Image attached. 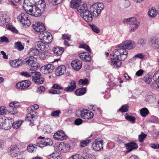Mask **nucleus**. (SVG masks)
I'll use <instances>...</instances> for the list:
<instances>
[{
  "mask_svg": "<svg viewBox=\"0 0 159 159\" xmlns=\"http://www.w3.org/2000/svg\"><path fill=\"white\" fill-rule=\"evenodd\" d=\"M80 16L86 22H91L93 20L92 14L89 10L86 3H83L78 8Z\"/></svg>",
  "mask_w": 159,
  "mask_h": 159,
  "instance_id": "f257e3e1",
  "label": "nucleus"
},
{
  "mask_svg": "<svg viewBox=\"0 0 159 159\" xmlns=\"http://www.w3.org/2000/svg\"><path fill=\"white\" fill-rule=\"evenodd\" d=\"M117 47L118 48L116 49L114 51V53L113 57L115 56L118 57L121 61H124L127 57L128 52L125 49L121 48L120 45H118Z\"/></svg>",
  "mask_w": 159,
  "mask_h": 159,
  "instance_id": "f03ea898",
  "label": "nucleus"
},
{
  "mask_svg": "<svg viewBox=\"0 0 159 159\" xmlns=\"http://www.w3.org/2000/svg\"><path fill=\"white\" fill-rule=\"evenodd\" d=\"M76 114L78 117L80 116L82 118L87 120L92 118L94 116L93 113L89 110L86 109L77 110L76 111Z\"/></svg>",
  "mask_w": 159,
  "mask_h": 159,
  "instance_id": "7ed1b4c3",
  "label": "nucleus"
},
{
  "mask_svg": "<svg viewBox=\"0 0 159 159\" xmlns=\"http://www.w3.org/2000/svg\"><path fill=\"white\" fill-rule=\"evenodd\" d=\"M124 23L127 22L131 25L130 31H133L137 29L139 25V22L136 21L134 17H131L124 19Z\"/></svg>",
  "mask_w": 159,
  "mask_h": 159,
  "instance_id": "20e7f679",
  "label": "nucleus"
},
{
  "mask_svg": "<svg viewBox=\"0 0 159 159\" xmlns=\"http://www.w3.org/2000/svg\"><path fill=\"white\" fill-rule=\"evenodd\" d=\"M38 116V114L36 112L32 111L27 114L25 120L26 121L30 122V125L32 127L34 125L33 121L37 119Z\"/></svg>",
  "mask_w": 159,
  "mask_h": 159,
  "instance_id": "39448f33",
  "label": "nucleus"
},
{
  "mask_svg": "<svg viewBox=\"0 0 159 159\" xmlns=\"http://www.w3.org/2000/svg\"><path fill=\"white\" fill-rule=\"evenodd\" d=\"M32 77V80L36 84H42L44 81V79L42 76L41 73L40 72L34 71Z\"/></svg>",
  "mask_w": 159,
  "mask_h": 159,
  "instance_id": "423d86ee",
  "label": "nucleus"
},
{
  "mask_svg": "<svg viewBox=\"0 0 159 159\" xmlns=\"http://www.w3.org/2000/svg\"><path fill=\"white\" fill-rule=\"evenodd\" d=\"M29 11L30 15L35 17L41 16L44 12L43 9H41L35 4L33 5V8L30 9Z\"/></svg>",
  "mask_w": 159,
  "mask_h": 159,
  "instance_id": "0eeeda50",
  "label": "nucleus"
},
{
  "mask_svg": "<svg viewBox=\"0 0 159 159\" xmlns=\"http://www.w3.org/2000/svg\"><path fill=\"white\" fill-rule=\"evenodd\" d=\"M55 66L53 64H48L42 66L40 68V70L43 74H47L52 72Z\"/></svg>",
  "mask_w": 159,
  "mask_h": 159,
  "instance_id": "6e6552de",
  "label": "nucleus"
},
{
  "mask_svg": "<svg viewBox=\"0 0 159 159\" xmlns=\"http://www.w3.org/2000/svg\"><path fill=\"white\" fill-rule=\"evenodd\" d=\"M31 81L25 80L17 83L16 84V87L21 90L27 89L31 84Z\"/></svg>",
  "mask_w": 159,
  "mask_h": 159,
  "instance_id": "1a4fd4ad",
  "label": "nucleus"
},
{
  "mask_svg": "<svg viewBox=\"0 0 159 159\" xmlns=\"http://www.w3.org/2000/svg\"><path fill=\"white\" fill-rule=\"evenodd\" d=\"M119 45L121 48H123L125 49H131L135 47V43L134 41L132 40H126Z\"/></svg>",
  "mask_w": 159,
  "mask_h": 159,
  "instance_id": "9d476101",
  "label": "nucleus"
},
{
  "mask_svg": "<svg viewBox=\"0 0 159 159\" xmlns=\"http://www.w3.org/2000/svg\"><path fill=\"white\" fill-rule=\"evenodd\" d=\"M109 62L113 68H115L120 67L122 64L121 60L118 57L116 58H111Z\"/></svg>",
  "mask_w": 159,
  "mask_h": 159,
  "instance_id": "9b49d317",
  "label": "nucleus"
},
{
  "mask_svg": "<svg viewBox=\"0 0 159 159\" xmlns=\"http://www.w3.org/2000/svg\"><path fill=\"white\" fill-rule=\"evenodd\" d=\"M9 149L10 154L13 157H16L20 153L19 149L16 145H11Z\"/></svg>",
  "mask_w": 159,
  "mask_h": 159,
  "instance_id": "f8f14e48",
  "label": "nucleus"
},
{
  "mask_svg": "<svg viewBox=\"0 0 159 159\" xmlns=\"http://www.w3.org/2000/svg\"><path fill=\"white\" fill-rule=\"evenodd\" d=\"M53 137L54 139L61 141L66 139L67 138V136L63 131L60 130L54 134Z\"/></svg>",
  "mask_w": 159,
  "mask_h": 159,
  "instance_id": "ddd939ff",
  "label": "nucleus"
},
{
  "mask_svg": "<svg viewBox=\"0 0 159 159\" xmlns=\"http://www.w3.org/2000/svg\"><path fill=\"white\" fill-rule=\"evenodd\" d=\"M33 28L38 32H42L45 30L44 25L41 22H37L35 24H33Z\"/></svg>",
  "mask_w": 159,
  "mask_h": 159,
  "instance_id": "4468645a",
  "label": "nucleus"
},
{
  "mask_svg": "<svg viewBox=\"0 0 159 159\" xmlns=\"http://www.w3.org/2000/svg\"><path fill=\"white\" fill-rule=\"evenodd\" d=\"M18 21L24 25H27L30 22L27 17V15L23 13H22L17 17Z\"/></svg>",
  "mask_w": 159,
  "mask_h": 159,
  "instance_id": "2eb2a0df",
  "label": "nucleus"
},
{
  "mask_svg": "<svg viewBox=\"0 0 159 159\" xmlns=\"http://www.w3.org/2000/svg\"><path fill=\"white\" fill-rule=\"evenodd\" d=\"M10 112L12 114H15L17 112L16 108L20 106V104L17 102L13 101L9 103Z\"/></svg>",
  "mask_w": 159,
  "mask_h": 159,
  "instance_id": "dca6fc26",
  "label": "nucleus"
},
{
  "mask_svg": "<svg viewBox=\"0 0 159 159\" xmlns=\"http://www.w3.org/2000/svg\"><path fill=\"white\" fill-rule=\"evenodd\" d=\"M103 140H98L96 139L92 145L93 149L96 151H99L102 150L103 148L102 146Z\"/></svg>",
  "mask_w": 159,
  "mask_h": 159,
  "instance_id": "f3484780",
  "label": "nucleus"
},
{
  "mask_svg": "<svg viewBox=\"0 0 159 159\" xmlns=\"http://www.w3.org/2000/svg\"><path fill=\"white\" fill-rule=\"evenodd\" d=\"M53 144V142L51 139L46 138L45 140H42L37 143V145L43 148L47 146H51Z\"/></svg>",
  "mask_w": 159,
  "mask_h": 159,
  "instance_id": "a211bd4d",
  "label": "nucleus"
},
{
  "mask_svg": "<svg viewBox=\"0 0 159 159\" xmlns=\"http://www.w3.org/2000/svg\"><path fill=\"white\" fill-rule=\"evenodd\" d=\"M11 125L9 121H5L2 118H0V128L8 130L11 128Z\"/></svg>",
  "mask_w": 159,
  "mask_h": 159,
  "instance_id": "6ab92c4d",
  "label": "nucleus"
},
{
  "mask_svg": "<svg viewBox=\"0 0 159 159\" xmlns=\"http://www.w3.org/2000/svg\"><path fill=\"white\" fill-rule=\"evenodd\" d=\"M82 61L78 59L73 60L71 65L73 69L75 70H79L82 67Z\"/></svg>",
  "mask_w": 159,
  "mask_h": 159,
  "instance_id": "aec40b11",
  "label": "nucleus"
},
{
  "mask_svg": "<svg viewBox=\"0 0 159 159\" xmlns=\"http://www.w3.org/2000/svg\"><path fill=\"white\" fill-rule=\"evenodd\" d=\"M79 57L83 61L89 62L91 61V59L90 55L88 52H83L79 54Z\"/></svg>",
  "mask_w": 159,
  "mask_h": 159,
  "instance_id": "412c9836",
  "label": "nucleus"
},
{
  "mask_svg": "<svg viewBox=\"0 0 159 159\" xmlns=\"http://www.w3.org/2000/svg\"><path fill=\"white\" fill-rule=\"evenodd\" d=\"M125 147L126 148L127 152H129L133 150L137 149L138 146L134 142H130L124 144Z\"/></svg>",
  "mask_w": 159,
  "mask_h": 159,
  "instance_id": "4be33fe9",
  "label": "nucleus"
},
{
  "mask_svg": "<svg viewBox=\"0 0 159 159\" xmlns=\"http://www.w3.org/2000/svg\"><path fill=\"white\" fill-rule=\"evenodd\" d=\"M36 61L37 59L35 57L33 56H30L22 61V63L25 65H29L30 66Z\"/></svg>",
  "mask_w": 159,
  "mask_h": 159,
  "instance_id": "5701e85b",
  "label": "nucleus"
},
{
  "mask_svg": "<svg viewBox=\"0 0 159 159\" xmlns=\"http://www.w3.org/2000/svg\"><path fill=\"white\" fill-rule=\"evenodd\" d=\"M99 8H98L93 4L90 6V10L93 16V17H98L100 14L101 11Z\"/></svg>",
  "mask_w": 159,
  "mask_h": 159,
  "instance_id": "b1692460",
  "label": "nucleus"
},
{
  "mask_svg": "<svg viewBox=\"0 0 159 159\" xmlns=\"http://www.w3.org/2000/svg\"><path fill=\"white\" fill-rule=\"evenodd\" d=\"M66 71V67L63 65L58 66L56 69L55 74L56 76H59L64 74Z\"/></svg>",
  "mask_w": 159,
  "mask_h": 159,
  "instance_id": "393cba45",
  "label": "nucleus"
},
{
  "mask_svg": "<svg viewBox=\"0 0 159 159\" xmlns=\"http://www.w3.org/2000/svg\"><path fill=\"white\" fill-rule=\"evenodd\" d=\"M9 63L11 66L13 67H17L22 65V61L20 59L10 61Z\"/></svg>",
  "mask_w": 159,
  "mask_h": 159,
  "instance_id": "a878e982",
  "label": "nucleus"
},
{
  "mask_svg": "<svg viewBox=\"0 0 159 159\" xmlns=\"http://www.w3.org/2000/svg\"><path fill=\"white\" fill-rule=\"evenodd\" d=\"M76 88V82L74 80H72L68 87L66 88L64 91L67 92L74 91Z\"/></svg>",
  "mask_w": 159,
  "mask_h": 159,
  "instance_id": "bb28decb",
  "label": "nucleus"
},
{
  "mask_svg": "<svg viewBox=\"0 0 159 159\" xmlns=\"http://www.w3.org/2000/svg\"><path fill=\"white\" fill-rule=\"evenodd\" d=\"M29 1V0H25L24 3H23V7L24 10L26 11L27 14L30 15V14L29 13V11L30 9L33 8V5L34 4L32 5L30 4V5L28 4L27 2Z\"/></svg>",
  "mask_w": 159,
  "mask_h": 159,
  "instance_id": "cd10ccee",
  "label": "nucleus"
},
{
  "mask_svg": "<svg viewBox=\"0 0 159 159\" xmlns=\"http://www.w3.org/2000/svg\"><path fill=\"white\" fill-rule=\"evenodd\" d=\"M48 159H61L62 155L58 152H53L48 156Z\"/></svg>",
  "mask_w": 159,
  "mask_h": 159,
  "instance_id": "c85d7f7f",
  "label": "nucleus"
},
{
  "mask_svg": "<svg viewBox=\"0 0 159 159\" xmlns=\"http://www.w3.org/2000/svg\"><path fill=\"white\" fill-rule=\"evenodd\" d=\"M80 0H72L70 2V6L72 8H78L82 5H80Z\"/></svg>",
  "mask_w": 159,
  "mask_h": 159,
  "instance_id": "c756f323",
  "label": "nucleus"
},
{
  "mask_svg": "<svg viewBox=\"0 0 159 159\" xmlns=\"http://www.w3.org/2000/svg\"><path fill=\"white\" fill-rule=\"evenodd\" d=\"M52 50L55 55L59 56L61 55L64 52V48L60 47H54L53 48Z\"/></svg>",
  "mask_w": 159,
  "mask_h": 159,
  "instance_id": "7c9ffc66",
  "label": "nucleus"
},
{
  "mask_svg": "<svg viewBox=\"0 0 159 159\" xmlns=\"http://www.w3.org/2000/svg\"><path fill=\"white\" fill-rule=\"evenodd\" d=\"M45 43L41 41H39L36 42L35 43V48L39 50H43L45 48Z\"/></svg>",
  "mask_w": 159,
  "mask_h": 159,
  "instance_id": "2f4dec72",
  "label": "nucleus"
},
{
  "mask_svg": "<svg viewBox=\"0 0 159 159\" xmlns=\"http://www.w3.org/2000/svg\"><path fill=\"white\" fill-rule=\"evenodd\" d=\"M148 14L150 17H154L157 15V12L155 8L152 7L149 9Z\"/></svg>",
  "mask_w": 159,
  "mask_h": 159,
  "instance_id": "473e14b6",
  "label": "nucleus"
},
{
  "mask_svg": "<svg viewBox=\"0 0 159 159\" xmlns=\"http://www.w3.org/2000/svg\"><path fill=\"white\" fill-rule=\"evenodd\" d=\"M152 46L155 49H159V39H152L150 42Z\"/></svg>",
  "mask_w": 159,
  "mask_h": 159,
  "instance_id": "72a5a7b5",
  "label": "nucleus"
},
{
  "mask_svg": "<svg viewBox=\"0 0 159 159\" xmlns=\"http://www.w3.org/2000/svg\"><path fill=\"white\" fill-rule=\"evenodd\" d=\"M34 3L38 7H39L41 9H43V11H44L45 8L46 6V4L45 2L40 1H39L38 2L34 0Z\"/></svg>",
  "mask_w": 159,
  "mask_h": 159,
  "instance_id": "f704fd0d",
  "label": "nucleus"
},
{
  "mask_svg": "<svg viewBox=\"0 0 159 159\" xmlns=\"http://www.w3.org/2000/svg\"><path fill=\"white\" fill-rule=\"evenodd\" d=\"M86 91V89L85 88H82L77 89L75 91L76 95L80 96L84 94Z\"/></svg>",
  "mask_w": 159,
  "mask_h": 159,
  "instance_id": "c9c22d12",
  "label": "nucleus"
},
{
  "mask_svg": "<svg viewBox=\"0 0 159 159\" xmlns=\"http://www.w3.org/2000/svg\"><path fill=\"white\" fill-rule=\"evenodd\" d=\"M40 52L39 50L36 48H32L30 49L29 51V54L31 55V56H37L39 54Z\"/></svg>",
  "mask_w": 159,
  "mask_h": 159,
  "instance_id": "e433bc0d",
  "label": "nucleus"
},
{
  "mask_svg": "<svg viewBox=\"0 0 159 159\" xmlns=\"http://www.w3.org/2000/svg\"><path fill=\"white\" fill-rule=\"evenodd\" d=\"M23 121L21 120L13 122V123H11V125L12 127L14 129H18L22 124Z\"/></svg>",
  "mask_w": 159,
  "mask_h": 159,
  "instance_id": "4c0bfd02",
  "label": "nucleus"
},
{
  "mask_svg": "<svg viewBox=\"0 0 159 159\" xmlns=\"http://www.w3.org/2000/svg\"><path fill=\"white\" fill-rule=\"evenodd\" d=\"M15 48L19 51H22L24 49V46L20 42H18L15 43Z\"/></svg>",
  "mask_w": 159,
  "mask_h": 159,
  "instance_id": "58836bf2",
  "label": "nucleus"
},
{
  "mask_svg": "<svg viewBox=\"0 0 159 159\" xmlns=\"http://www.w3.org/2000/svg\"><path fill=\"white\" fill-rule=\"evenodd\" d=\"M91 141L90 139H86L82 140L80 142V146L81 147H84L87 146Z\"/></svg>",
  "mask_w": 159,
  "mask_h": 159,
  "instance_id": "ea45409f",
  "label": "nucleus"
},
{
  "mask_svg": "<svg viewBox=\"0 0 159 159\" xmlns=\"http://www.w3.org/2000/svg\"><path fill=\"white\" fill-rule=\"evenodd\" d=\"M37 149V147L34 146L33 144H30L27 148V150L30 152H35Z\"/></svg>",
  "mask_w": 159,
  "mask_h": 159,
  "instance_id": "a19ab883",
  "label": "nucleus"
},
{
  "mask_svg": "<svg viewBox=\"0 0 159 159\" xmlns=\"http://www.w3.org/2000/svg\"><path fill=\"white\" fill-rule=\"evenodd\" d=\"M141 115L143 117L146 116L149 113V111L146 108L142 109L140 111Z\"/></svg>",
  "mask_w": 159,
  "mask_h": 159,
  "instance_id": "79ce46f5",
  "label": "nucleus"
},
{
  "mask_svg": "<svg viewBox=\"0 0 159 159\" xmlns=\"http://www.w3.org/2000/svg\"><path fill=\"white\" fill-rule=\"evenodd\" d=\"M33 72H32L28 73L27 72H25L23 71L21 72L20 73V75L26 77H30L31 78H32L33 75H32V74H33Z\"/></svg>",
  "mask_w": 159,
  "mask_h": 159,
  "instance_id": "37998d69",
  "label": "nucleus"
},
{
  "mask_svg": "<svg viewBox=\"0 0 159 159\" xmlns=\"http://www.w3.org/2000/svg\"><path fill=\"white\" fill-rule=\"evenodd\" d=\"M31 70H37L40 67L39 65V63L35 61L30 66Z\"/></svg>",
  "mask_w": 159,
  "mask_h": 159,
  "instance_id": "c03bdc74",
  "label": "nucleus"
},
{
  "mask_svg": "<svg viewBox=\"0 0 159 159\" xmlns=\"http://www.w3.org/2000/svg\"><path fill=\"white\" fill-rule=\"evenodd\" d=\"M93 5H95V6H96L97 8H99L101 11L103 9L104 7V5L102 2H98V3H95Z\"/></svg>",
  "mask_w": 159,
  "mask_h": 159,
  "instance_id": "a18cd8bd",
  "label": "nucleus"
},
{
  "mask_svg": "<svg viewBox=\"0 0 159 159\" xmlns=\"http://www.w3.org/2000/svg\"><path fill=\"white\" fill-rule=\"evenodd\" d=\"M128 105L126 104L123 105L118 110L121 112H126L128 111Z\"/></svg>",
  "mask_w": 159,
  "mask_h": 159,
  "instance_id": "49530a36",
  "label": "nucleus"
},
{
  "mask_svg": "<svg viewBox=\"0 0 159 159\" xmlns=\"http://www.w3.org/2000/svg\"><path fill=\"white\" fill-rule=\"evenodd\" d=\"M79 48L85 49L87 51L91 53V50L89 47L86 44H81L79 46Z\"/></svg>",
  "mask_w": 159,
  "mask_h": 159,
  "instance_id": "de8ad7c7",
  "label": "nucleus"
},
{
  "mask_svg": "<svg viewBox=\"0 0 159 159\" xmlns=\"http://www.w3.org/2000/svg\"><path fill=\"white\" fill-rule=\"evenodd\" d=\"M63 0H48L49 3L51 5H56L60 3Z\"/></svg>",
  "mask_w": 159,
  "mask_h": 159,
  "instance_id": "09e8293b",
  "label": "nucleus"
},
{
  "mask_svg": "<svg viewBox=\"0 0 159 159\" xmlns=\"http://www.w3.org/2000/svg\"><path fill=\"white\" fill-rule=\"evenodd\" d=\"M143 79L145 82L147 84H149L152 80L151 76L148 74L145 75Z\"/></svg>",
  "mask_w": 159,
  "mask_h": 159,
  "instance_id": "8fccbe9b",
  "label": "nucleus"
},
{
  "mask_svg": "<svg viewBox=\"0 0 159 159\" xmlns=\"http://www.w3.org/2000/svg\"><path fill=\"white\" fill-rule=\"evenodd\" d=\"M61 113V111L60 110H57L52 111L51 114V116L54 117H58Z\"/></svg>",
  "mask_w": 159,
  "mask_h": 159,
  "instance_id": "3c124183",
  "label": "nucleus"
},
{
  "mask_svg": "<svg viewBox=\"0 0 159 159\" xmlns=\"http://www.w3.org/2000/svg\"><path fill=\"white\" fill-rule=\"evenodd\" d=\"M153 79L156 82L159 83V70L154 73Z\"/></svg>",
  "mask_w": 159,
  "mask_h": 159,
  "instance_id": "603ef678",
  "label": "nucleus"
},
{
  "mask_svg": "<svg viewBox=\"0 0 159 159\" xmlns=\"http://www.w3.org/2000/svg\"><path fill=\"white\" fill-rule=\"evenodd\" d=\"M46 36H48V34L47 32H44L43 33H41L39 35V38L41 40L44 41L45 39H46Z\"/></svg>",
  "mask_w": 159,
  "mask_h": 159,
  "instance_id": "864d4df0",
  "label": "nucleus"
},
{
  "mask_svg": "<svg viewBox=\"0 0 159 159\" xmlns=\"http://www.w3.org/2000/svg\"><path fill=\"white\" fill-rule=\"evenodd\" d=\"M125 118L126 120L129 122H131L132 123H134L135 122V118L134 117L128 115L125 116Z\"/></svg>",
  "mask_w": 159,
  "mask_h": 159,
  "instance_id": "5fc2aeb1",
  "label": "nucleus"
},
{
  "mask_svg": "<svg viewBox=\"0 0 159 159\" xmlns=\"http://www.w3.org/2000/svg\"><path fill=\"white\" fill-rule=\"evenodd\" d=\"M46 39H45L44 41V43L48 44L52 42V35L48 34V36H46Z\"/></svg>",
  "mask_w": 159,
  "mask_h": 159,
  "instance_id": "6e6d98bb",
  "label": "nucleus"
},
{
  "mask_svg": "<svg viewBox=\"0 0 159 159\" xmlns=\"http://www.w3.org/2000/svg\"><path fill=\"white\" fill-rule=\"evenodd\" d=\"M147 136V135L145 134L142 132L141 134L139 136V141L140 143L142 142L144 140V139Z\"/></svg>",
  "mask_w": 159,
  "mask_h": 159,
  "instance_id": "4d7b16f0",
  "label": "nucleus"
},
{
  "mask_svg": "<svg viewBox=\"0 0 159 159\" xmlns=\"http://www.w3.org/2000/svg\"><path fill=\"white\" fill-rule=\"evenodd\" d=\"M0 42L1 43L5 42L6 43H8L9 42V40L7 37L2 36L0 37Z\"/></svg>",
  "mask_w": 159,
  "mask_h": 159,
  "instance_id": "13d9d810",
  "label": "nucleus"
},
{
  "mask_svg": "<svg viewBox=\"0 0 159 159\" xmlns=\"http://www.w3.org/2000/svg\"><path fill=\"white\" fill-rule=\"evenodd\" d=\"M138 43L139 45L143 46L145 44L146 40L143 39H140L138 40Z\"/></svg>",
  "mask_w": 159,
  "mask_h": 159,
  "instance_id": "bf43d9fd",
  "label": "nucleus"
},
{
  "mask_svg": "<svg viewBox=\"0 0 159 159\" xmlns=\"http://www.w3.org/2000/svg\"><path fill=\"white\" fill-rule=\"evenodd\" d=\"M92 30L95 32L98 33L100 32V30L97 26L95 25H92L91 26Z\"/></svg>",
  "mask_w": 159,
  "mask_h": 159,
  "instance_id": "052dcab7",
  "label": "nucleus"
},
{
  "mask_svg": "<svg viewBox=\"0 0 159 159\" xmlns=\"http://www.w3.org/2000/svg\"><path fill=\"white\" fill-rule=\"evenodd\" d=\"M88 80L87 79H84L83 80L82 79H80L79 81V83L81 85L87 84H88Z\"/></svg>",
  "mask_w": 159,
  "mask_h": 159,
  "instance_id": "680f3d73",
  "label": "nucleus"
},
{
  "mask_svg": "<svg viewBox=\"0 0 159 159\" xmlns=\"http://www.w3.org/2000/svg\"><path fill=\"white\" fill-rule=\"evenodd\" d=\"M92 109L94 111H98L100 113H101V110L100 108L98 107L97 106L93 105L92 106Z\"/></svg>",
  "mask_w": 159,
  "mask_h": 159,
  "instance_id": "e2e57ef3",
  "label": "nucleus"
},
{
  "mask_svg": "<svg viewBox=\"0 0 159 159\" xmlns=\"http://www.w3.org/2000/svg\"><path fill=\"white\" fill-rule=\"evenodd\" d=\"M49 93L53 94H59L61 93L60 91L55 89H51L49 91Z\"/></svg>",
  "mask_w": 159,
  "mask_h": 159,
  "instance_id": "0e129e2a",
  "label": "nucleus"
},
{
  "mask_svg": "<svg viewBox=\"0 0 159 159\" xmlns=\"http://www.w3.org/2000/svg\"><path fill=\"white\" fill-rule=\"evenodd\" d=\"M82 123V120L80 118H78L75 120V123L76 125H81Z\"/></svg>",
  "mask_w": 159,
  "mask_h": 159,
  "instance_id": "69168bd1",
  "label": "nucleus"
},
{
  "mask_svg": "<svg viewBox=\"0 0 159 159\" xmlns=\"http://www.w3.org/2000/svg\"><path fill=\"white\" fill-rule=\"evenodd\" d=\"M52 88L54 89H63V88L57 84H54L52 87Z\"/></svg>",
  "mask_w": 159,
  "mask_h": 159,
  "instance_id": "338daca9",
  "label": "nucleus"
},
{
  "mask_svg": "<svg viewBox=\"0 0 159 159\" xmlns=\"http://www.w3.org/2000/svg\"><path fill=\"white\" fill-rule=\"evenodd\" d=\"M80 157H79V154H76L72 155L69 158V159H80Z\"/></svg>",
  "mask_w": 159,
  "mask_h": 159,
  "instance_id": "774afa93",
  "label": "nucleus"
}]
</instances>
